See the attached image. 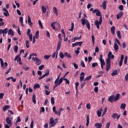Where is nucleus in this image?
I'll return each instance as SVG.
<instances>
[{
  "label": "nucleus",
  "mask_w": 128,
  "mask_h": 128,
  "mask_svg": "<svg viewBox=\"0 0 128 128\" xmlns=\"http://www.w3.org/2000/svg\"><path fill=\"white\" fill-rule=\"evenodd\" d=\"M101 64H106V62H104V59L100 60Z\"/></svg>",
  "instance_id": "obj_58"
},
{
  "label": "nucleus",
  "mask_w": 128,
  "mask_h": 128,
  "mask_svg": "<svg viewBox=\"0 0 128 128\" xmlns=\"http://www.w3.org/2000/svg\"><path fill=\"white\" fill-rule=\"evenodd\" d=\"M0 62L1 66L2 68H4V60H2V58H0Z\"/></svg>",
  "instance_id": "obj_55"
},
{
  "label": "nucleus",
  "mask_w": 128,
  "mask_h": 128,
  "mask_svg": "<svg viewBox=\"0 0 128 128\" xmlns=\"http://www.w3.org/2000/svg\"><path fill=\"white\" fill-rule=\"evenodd\" d=\"M94 14H96L97 16H100V20H96L94 21V24L96 26V28L100 30V26L102 24V17L100 16V12L98 10H94L92 11Z\"/></svg>",
  "instance_id": "obj_1"
},
{
  "label": "nucleus",
  "mask_w": 128,
  "mask_h": 128,
  "mask_svg": "<svg viewBox=\"0 0 128 128\" xmlns=\"http://www.w3.org/2000/svg\"><path fill=\"white\" fill-rule=\"evenodd\" d=\"M41 8L42 10V12L43 14H46V6H41Z\"/></svg>",
  "instance_id": "obj_26"
},
{
  "label": "nucleus",
  "mask_w": 128,
  "mask_h": 128,
  "mask_svg": "<svg viewBox=\"0 0 128 128\" xmlns=\"http://www.w3.org/2000/svg\"><path fill=\"white\" fill-rule=\"evenodd\" d=\"M30 128H34V120H32H32L30 124Z\"/></svg>",
  "instance_id": "obj_59"
},
{
  "label": "nucleus",
  "mask_w": 128,
  "mask_h": 128,
  "mask_svg": "<svg viewBox=\"0 0 128 128\" xmlns=\"http://www.w3.org/2000/svg\"><path fill=\"white\" fill-rule=\"evenodd\" d=\"M58 51L56 50V52H54L52 54V58H55L56 60L58 58Z\"/></svg>",
  "instance_id": "obj_15"
},
{
  "label": "nucleus",
  "mask_w": 128,
  "mask_h": 128,
  "mask_svg": "<svg viewBox=\"0 0 128 128\" xmlns=\"http://www.w3.org/2000/svg\"><path fill=\"white\" fill-rule=\"evenodd\" d=\"M80 48H78L77 50L74 51V52L76 54H80Z\"/></svg>",
  "instance_id": "obj_52"
},
{
  "label": "nucleus",
  "mask_w": 128,
  "mask_h": 128,
  "mask_svg": "<svg viewBox=\"0 0 128 128\" xmlns=\"http://www.w3.org/2000/svg\"><path fill=\"white\" fill-rule=\"evenodd\" d=\"M40 86L38 84H35L34 85V89L36 90V88H40Z\"/></svg>",
  "instance_id": "obj_31"
},
{
  "label": "nucleus",
  "mask_w": 128,
  "mask_h": 128,
  "mask_svg": "<svg viewBox=\"0 0 128 128\" xmlns=\"http://www.w3.org/2000/svg\"><path fill=\"white\" fill-rule=\"evenodd\" d=\"M52 111H53V112H54V114H57V116H58V112H57V110H56V106H53Z\"/></svg>",
  "instance_id": "obj_33"
},
{
  "label": "nucleus",
  "mask_w": 128,
  "mask_h": 128,
  "mask_svg": "<svg viewBox=\"0 0 128 128\" xmlns=\"http://www.w3.org/2000/svg\"><path fill=\"white\" fill-rule=\"evenodd\" d=\"M62 110H64V108H60V111L58 112V116H60V114L62 112Z\"/></svg>",
  "instance_id": "obj_47"
},
{
  "label": "nucleus",
  "mask_w": 128,
  "mask_h": 128,
  "mask_svg": "<svg viewBox=\"0 0 128 128\" xmlns=\"http://www.w3.org/2000/svg\"><path fill=\"white\" fill-rule=\"evenodd\" d=\"M108 58L107 60H109L110 62V59L112 60L114 58V56L112 54L111 52H110L108 55Z\"/></svg>",
  "instance_id": "obj_11"
},
{
  "label": "nucleus",
  "mask_w": 128,
  "mask_h": 128,
  "mask_svg": "<svg viewBox=\"0 0 128 128\" xmlns=\"http://www.w3.org/2000/svg\"><path fill=\"white\" fill-rule=\"evenodd\" d=\"M124 16V12H120L118 14H116L117 20H120Z\"/></svg>",
  "instance_id": "obj_14"
},
{
  "label": "nucleus",
  "mask_w": 128,
  "mask_h": 128,
  "mask_svg": "<svg viewBox=\"0 0 128 128\" xmlns=\"http://www.w3.org/2000/svg\"><path fill=\"white\" fill-rule=\"evenodd\" d=\"M46 72L42 76L38 78V80H42V78H46V76H50V70H46Z\"/></svg>",
  "instance_id": "obj_10"
},
{
  "label": "nucleus",
  "mask_w": 128,
  "mask_h": 128,
  "mask_svg": "<svg viewBox=\"0 0 128 128\" xmlns=\"http://www.w3.org/2000/svg\"><path fill=\"white\" fill-rule=\"evenodd\" d=\"M80 82H82L84 81V76L85 74L84 72H82L80 74Z\"/></svg>",
  "instance_id": "obj_12"
},
{
  "label": "nucleus",
  "mask_w": 128,
  "mask_h": 128,
  "mask_svg": "<svg viewBox=\"0 0 128 128\" xmlns=\"http://www.w3.org/2000/svg\"><path fill=\"white\" fill-rule=\"evenodd\" d=\"M108 100L110 102H114V95L110 96L108 98Z\"/></svg>",
  "instance_id": "obj_17"
},
{
  "label": "nucleus",
  "mask_w": 128,
  "mask_h": 128,
  "mask_svg": "<svg viewBox=\"0 0 128 128\" xmlns=\"http://www.w3.org/2000/svg\"><path fill=\"white\" fill-rule=\"evenodd\" d=\"M63 78V80H65L66 84H70V80H68V78H64V76L63 78Z\"/></svg>",
  "instance_id": "obj_29"
},
{
  "label": "nucleus",
  "mask_w": 128,
  "mask_h": 128,
  "mask_svg": "<svg viewBox=\"0 0 128 128\" xmlns=\"http://www.w3.org/2000/svg\"><path fill=\"white\" fill-rule=\"evenodd\" d=\"M38 24H39L40 28L42 29L44 28V27L42 26V21H40V20H38Z\"/></svg>",
  "instance_id": "obj_48"
},
{
  "label": "nucleus",
  "mask_w": 128,
  "mask_h": 128,
  "mask_svg": "<svg viewBox=\"0 0 128 128\" xmlns=\"http://www.w3.org/2000/svg\"><path fill=\"white\" fill-rule=\"evenodd\" d=\"M56 22H52L51 24V26L53 30H56Z\"/></svg>",
  "instance_id": "obj_36"
},
{
  "label": "nucleus",
  "mask_w": 128,
  "mask_h": 128,
  "mask_svg": "<svg viewBox=\"0 0 128 128\" xmlns=\"http://www.w3.org/2000/svg\"><path fill=\"white\" fill-rule=\"evenodd\" d=\"M94 126H96V128H102V124L100 123L97 122L94 124Z\"/></svg>",
  "instance_id": "obj_21"
},
{
  "label": "nucleus",
  "mask_w": 128,
  "mask_h": 128,
  "mask_svg": "<svg viewBox=\"0 0 128 128\" xmlns=\"http://www.w3.org/2000/svg\"><path fill=\"white\" fill-rule=\"evenodd\" d=\"M32 102L34 104H36V95L34 94L32 96Z\"/></svg>",
  "instance_id": "obj_42"
},
{
  "label": "nucleus",
  "mask_w": 128,
  "mask_h": 128,
  "mask_svg": "<svg viewBox=\"0 0 128 128\" xmlns=\"http://www.w3.org/2000/svg\"><path fill=\"white\" fill-rule=\"evenodd\" d=\"M80 38H82V36H80V37H74V42H76V40H80Z\"/></svg>",
  "instance_id": "obj_49"
},
{
  "label": "nucleus",
  "mask_w": 128,
  "mask_h": 128,
  "mask_svg": "<svg viewBox=\"0 0 128 128\" xmlns=\"http://www.w3.org/2000/svg\"><path fill=\"white\" fill-rule=\"evenodd\" d=\"M18 46H15L14 48V51L15 52H18Z\"/></svg>",
  "instance_id": "obj_60"
},
{
  "label": "nucleus",
  "mask_w": 128,
  "mask_h": 128,
  "mask_svg": "<svg viewBox=\"0 0 128 128\" xmlns=\"http://www.w3.org/2000/svg\"><path fill=\"white\" fill-rule=\"evenodd\" d=\"M74 22H72L71 28L69 29L68 30H70V32H72L74 30Z\"/></svg>",
  "instance_id": "obj_40"
},
{
  "label": "nucleus",
  "mask_w": 128,
  "mask_h": 128,
  "mask_svg": "<svg viewBox=\"0 0 128 128\" xmlns=\"http://www.w3.org/2000/svg\"><path fill=\"white\" fill-rule=\"evenodd\" d=\"M94 92L96 94H98V86L94 87Z\"/></svg>",
  "instance_id": "obj_53"
},
{
  "label": "nucleus",
  "mask_w": 128,
  "mask_h": 128,
  "mask_svg": "<svg viewBox=\"0 0 128 128\" xmlns=\"http://www.w3.org/2000/svg\"><path fill=\"white\" fill-rule=\"evenodd\" d=\"M53 12L55 14L56 16L58 15V8H56V7H53Z\"/></svg>",
  "instance_id": "obj_27"
},
{
  "label": "nucleus",
  "mask_w": 128,
  "mask_h": 128,
  "mask_svg": "<svg viewBox=\"0 0 128 128\" xmlns=\"http://www.w3.org/2000/svg\"><path fill=\"white\" fill-rule=\"evenodd\" d=\"M117 36L118 38H122V35H120V31H117L116 32Z\"/></svg>",
  "instance_id": "obj_41"
},
{
  "label": "nucleus",
  "mask_w": 128,
  "mask_h": 128,
  "mask_svg": "<svg viewBox=\"0 0 128 128\" xmlns=\"http://www.w3.org/2000/svg\"><path fill=\"white\" fill-rule=\"evenodd\" d=\"M125 80H126V82H128V73L125 76Z\"/></svg>",
  "instance_id": "obj_64"
},
{
  "label": "nucleus",
  "mask_w": 128,
  "mask_h": 128,
  "mask_svg": "<svg viewBox=\"0 0 128 128\" xmlns=\"http://www.w3.org/2000/svg\"><path fill=\"white\" fill-rule=\"evenodd\" d=\"M30 29H28L27 32V35L29 37L30 42H32V34H30Z\"/></svg>",
  "instance_id": "obj_9"
},
{
  "label": "nucleus",
  "mask_w": 128,
  "mask_h": 128,
  "mask_svg": "<svg viewBox=\"0 0 128 128\" xmlns=\"http://www.w3.org/2000/svg\"><path fill=\"white\" fill-rule=\"evenodd\" d=\"M8 28H5L4 30L0 29V34H8Z\"/></svg>",
  "instance_id": "obj_13"
},
{
  "label": "nucleus",
  "mask_w": 128,
  "mask_h": 128,
  "mask_svg": "<svg viewBox=\"0 0 128 128\" xmlns=\"http://www.w3.org/2000/svg\"><path fill=\"white\" fill-rule=\"evenodd\" d=\"M4 20V19L0 18V26H2L4 24V22H2Z\"/></svg>",
  "instance_id": "obj_45"
},
{
  "label": "nucleus",
  "mask_w": 128,
  "mask_h": 128,
  "mask_svg": "<svg viewBox=\"0 0 128 128\" xmlns=\"http://www.w3.org/2000/svg\"><path fill=\"white\" fill-rule=\"evenodd\" d=\"M90 124V116L88 115L86 117V126H88V124Z\"/></svg>",
  "instance_id": "obj_30"
},
{
  "label": "nucleus",
  "mask_w": 128,
  "mask_h": 128,
  "mask_svg": "<svg viewBox=\"0 0 128 128\" xmlns=\"http://www.w3.org/2000/svg\"><path fill=\"white\" fill-rule=\"evenodd\" d=\"M115 30H116V27L114 26H112L110 29V32L112 34H113V36H114Z\"/></svg>",
  "instance_id": "obj_24"
},
{
  "label": "nucleus",
  "mask_w": 128,
  "mask_h": 128,
  "mask_svg": "<svg viewBox=\"0 0 128 128\" xmlns=\"http://www.w3.org/2000/svg\"><path fill=\"white\" fill-rule=\"evenodd\" d=\"M118 70H114L112 72L111 74V76H114L116 75H118Z\"/></svg>",
  "instance_id": "obj_25"
},
{
  "label": "nucleus",
  "mask_w": 128,
  "mask_h": 128,
  "mask_svg": "<svg viewBox=\"0 0 128 128\" xmlns=\"http://www.w3.org/2000/svg\"><path fill=\"white\" fill-rule=\"evenodd\" d=\"M64 56L68 58H72V56L69 53H68V52H66L64 54Z\"/></svg>",
  "instance_id": "obj_35"
},
{
  "label": "nucleus",
  "mask_w": 128,
  "mask_h": 128,
  "mask_svg": "<svg viewBox=\"0 0 128 128\" xmlns=\"http://www.w3.org/2000/svg\"><path fill=\"white\" fill-rule=\"evenodd\" d=\"M126 106V104H122L120 108L122 110H125Z\"/></svg>",
  "instance_id": "obj_38"
},
{
  "label": "nucleus",
  "mask_w": 128,
  "mask_h": 128,
  "mask_svg": "<svg viewBox=\"0 0 128 128\" xmlns=\"http://www.w3.org/2000/svg\"><path fill=\"white\" fill-rule=\"evenodd\" d=\"M52 77L48 78L46 79V82H52Z\"/></svg>",
  "instance_id": "obj_51"
},
{
  "label": "nucleus",
  "mask_w": 128,
  "mask_h": 128,
  "mask_svg": "<svg viewBox=\"0 0 128 128\" xmlns=\"http://www.w3.org/2000/svg\"><path fill=\"white\" fill-rule=\"evenodd\" d=\"M102 108H100L99 110H97L96 114L98 118H100V116H102Z\"/></svg>",
  "instance_id": "obj_16"
},
{
  "label": "nucleus",
  "mask_w": 128,
  "mask_h": 128,
  "mask_svg": "<svg viewBox=\"0 0 128 128\" xmlns=\"http://www.w3.org/2000/svg\"><path fill=\"white\" fill-rule=\"evenodd\" d=\"M112 118H117V120H118V118H120V114H118L116 113H114L112 114Z\"/></svg>",
  "instance_id": "obj_18"
},
{
  "label": "nucleus",
  "mask_w": 128,
  "mask_h": 128,
  "mask_svg": "<svg viewBox=\"0 0 128 128\" xmlns=\"http://www.w3.org/2000/svg\"><path fill=\"white\" fill-rule=\"evenodd\" d=\"M86 108L87 110H90V104H86Z\"/></svg>",
  "instance_id": "obj_57"
},
{
  "label": "nucleus",
  "mask_w": 128,
  "mask_h": 128,
  "mask_svg": "<svg viewBox=\"0 0 128 128\" xmlns=\"http://www.w3.org/2000/svg\"><path fill=\"white\" fill-rule=\"evenodd\" d=\"M34 38H38L39 36V32L38 30H37L36 32L35 36H34Z\"/></svg>",
  "instance_id": "obj_46"
},
{
  "label": "nucleus",
  "mask_w": 128,
  "mask_h": 128,
  "mask_svg": "<svg viewBox=\"0 0 128 128\" xmlns=\"http://www.w3.org/2000/svg\"><path fill=\"white\" fill-rule=\"evenodd\" d=\"M20 54H19V55H18V56H16V57H15V58H14V60H17V62H18V60H20V58H20Z\"/></svg>",
  "instance_id": "obj_43"
},
{
  "label": "nucleus",
  "mask_w": 128,
  "mask_h": 128,
  "mask_svg": "<svg viewBox=\"0 0 128 128\" xmlns=\"http://www.w3.org/2000/svg\"><path fill=\"white\" fill-rule=\"evenodd\" d=\"M44 68V65H42L38 67L39 70H42V69Z\"/></svg>",
  "instance_id": "obj_61"
},
{
  "label": "nucleus",
  "mask_w": 128,
  "mask_h": 128,
  "mask_svg": "<svg viewBox=\"0 0 128 128\" xmlns=\"http://www.w3.org/2000/svg\"><path fill=\"white\" fill-rule=\"evenodd\" d=\"M50 102L52 104H54V98L52 97L50 99Z\"/></svg>",
  "instance_id": "obj_54"
},
{
  "label": "nucleus",
  "mask_w": 128,
  "mask_h": 128,
  "mask_svg": "<svg viewBox=\"0 0 128 128\" xmlns=\"http://www.w3.org/2000/svg\"><path fill=\"white\" fill-rule=\"evenodd\" d=\"M106 72H108L110 69V59H106Z\"/></svg>",
  "instance_id": "obj_8"
},
{
  "label": "nucleus",
  "mask_w": 128,
  "mask_h": 128,
  "mask_svg": "<svg viewBox=\"0 0 128 128\" xmlns=\"http://www.w3.org/2000/svg\"><path fill=\"white\" fill-rule=\"evenodd\" d=\"M55 120H54V118H50V122H49L50 128H54V126H56V125L58 123V118H56Z\"/></svg>",
  "instance_id": "obj_4"
},
{
  "label": "nucleus",
  "mask_w": 128,
  "mask_h": 128,
  "mask_svg": "<svg viewBox=\"0 0 128 128\" xmlns=\"http://www.w3.org/2000/svg\"><path fill=\"white\" fill-rule=\"evenodd\" d=\"M92 78V75H90V76H87L84 80V82H86V80H90V78Z\"/></svg>",
  "instance_id": "obj_39"
},
{
  "label": "nucleus",
  "mask_w": 128,
  "mask_h": 128,
  "mask_svg": "<svg viewBox=\"0 0 128 128\" xmlns=\"http://www.w3.org/2000/svg\"><path fill=\"white\" fill-rule=\"evenodd\" d=\"M119 9L120 10H124V6L120 5L119 6Z\"/></svg>",
  "instance_id": "obj_63"
},
{
  "label": "nucleus",
  "mask_w": 128,
  "mask_h": 128,
  "mask_svg": "<svg viewBox=\"0 0 128 128\" xmlns=\"http://www.w3.org/2000/svg\"><path fill=\"white\" fill-rule=\"evenodd\" d=\"M50 58V55H45L44 56V58H45V60H48Z\"/></svg>",
  "instance_id": "obj_62"
},
{
  "label": "nucleus",
  "mask_w": 128,
  "mask_h": 128,
  "mask_svg": "<svg viewBox=\"0 0 128 128\" xmlns=\"http://www.w3.org/2000/svg\"><path fill=\"white\" fill-rule=\"evenodd\" d=\"M120 98V94H116L115 97H114V102H116L118 100V98Z\"/></svg>",
  "instance_id": "obj_19"
},
{
  "label": "nucleus",
  "mask_w": 128,
  "mask_h": 128,
  "mask_svg": "<svg viewBox=\"0 0 128 128\" xmlns=\"http://www.w3.org/2000/svg\"><path fill=\"white\" fill-rule=\"evenodd\" d=\"M28 20L29 26H32L33 24L32 22V19L30 18V16H28Z\"/></svg>",
  "instance_id": "obj_20"
},
{
  "label": "nucleus",
  "mask_w": 128,
  "mask_h": 128,
  "mask_svg": "<svg viewBox=\"0 0 128 128\" xmlns=\"http://www.w3.org/2000/svg\"><path fill=\"white\" fill-rule=\"evenodd\" d=\"M62 46V42L59 41L58 42V45H57V48H56V50L57 52H58L60 50V46Z\"/></svg>",
  "instance_id": "obj_22"
},
{
  "label": "nucleus",
  "mask_w": 128,
  "mask_h": 128,
  "mask_svg": "<svg viewBox=\"0 0 128 128\" xmlns=\"http://www.w3.org/2000/svg\"><path fill=\"white\" fill-rule=\"evenodd\" d=\"M8 36H14V31L12 30V29L10 28L9 30L8 31Z\"/></svg>",
  "instance_id": "obj_23"
},
{
  "label": "nucleus",
  "mask_w": 128,
  "mask_h": 128,
  "mask_svg": "<svg viewBox=\"0 0 128 128\" xmlns=\"http://www.w3.org/2000/svg\"><path fill=\"white\" fill-rule=\"evenodd\" d=\"M82 22V26H85L86 24V26L87 28L90 30V22H88V20L87 19H86V18H82L81 20Z\"/></svg>",
  "instance_id": "obj_3"
},
{
  "label": "nucleus",
  "mask_w": 128,
  "mask_h": 128,
  "mask_svg": "<svg viewBox=\"0 0 128 128\" xmlns=\"http://www.w3.org/2000/svg\"><path fill=\"white\" fill-rule=\"evenodd\" d=\"M118 44L120 46V40H118V38H115L114 48L116 52H118Z\"/></svg>",
  "instance_id": "obj_5"
},
{
  "label": "nucleus",
  "mask_w": 128,
  "mask_h": 128,
  "mask_svg": "<svg viewBox=\"0 0 128 128\" xmlns=\"http://www.w3.org/2000/svg\"><path fill=\"white\" fill-rule=\"evenodd\" d=\"M32 60H34V62H35L37 66H40V64H42V60L39 59L38 58L36 57L35 58H34V57H33L32 58Z\"/></svg>",
  "instance_id": "obj_7"
},
{
  "label": "nucleus",
  "mask_w": 128,
  "mask_h": 128,
  "mask_svg": "<svg viewBox=\"0 0 128 128\" xmlns=\"http://www.w3.org/2000/svg\"><path fill=\"white\" fill-rule=\"evenodd\" d=\"M10 108V106L8 105H6L3 107V111L6 112V110H8Z\"/></svg>",
  "instance_id": "obj_32"
},
{
  "label": "nucleus",
  "mask_w": 128,
  "mask_h": 128,
  "mask_svg": "<svg viewBox=\"0 0 128 128\" xmlns=\"http://www.w3.org/2000/svg\"><path fill=\"white\" fill-rule=\"evenodd\" d=\"M102 6L104 10H106V1H104L102 4Z\"/></svg>",
  "instance_id": "obj_28"
},
{
  "label": "nucleus",
  "mask_w": 128,
  "mask_h": 128,
  "mask_svg": "<svg viewBox=\"0 0 128 128\" xmlns=\"http://www.w3.org/2000/svg\"><path fill=\"white\" fill-rule=\"evenodd\" d=\"M72 64L74 66L76 70H78V64H76L75 62H72Z\"/></svg>",
  "instance_id": "obj_44"
},
{
  "label": "nucleus",
  "mask_w": 128,
  "mask_h": 128,
  "mask_svg": "<svg viewBox=\"0 0 128 128\" xmlns=\"http://www.w3.org/2000/svg\"><path fill=\"white\" fill-rule=\"evenodd\" d=\"M20 22L21 23L22 26H24V18H22V16H20V19H19Z\"/></svg>",
  "instance_id": "obj_34"
},
{
  "label": "nucleus",
  "mask_w": 128,
  "mask_h": 128,
  "mask_svg": "<svg viewBox=\"0 0 128 128\" xmlns=\"http://www.w3.org/2000/svg\"><path fill=\"white\" fill-rule=\"evenodd\" d=\"M63 80H64V78H60L59 80H55L54 82V90L55 88H56L57 86H58L61 84Z\"/></svg>",
  "instance_id": "obj_6"
},
{
  "label": "nucleus",
  "mask_w": 128,
  "mask_h": 128,
  "mask_svg": "<svg viewBox=\"0 0 128 128\" xmlns=\"http://www.w3.org/2000/svg\"><path fill=\"white\" fill-rule=\"evenodd\" d=\"M60 58H62V60L64 58V53H62V52H60Z\"/></svg>",
  "instance_id": "obj_50"
},
{
  "label": "nucleus",
  "mask_w": 128,
  "mask_h": 128,
  "mask_svg": "<svg viewBox=\"0 0 128 128\" xmlns=\"http://www.w3.org/2000/svg\"><path fill=\"white\" fill-rule=\"evenodd\" d=\"M26 46L27 48H30V41L28 40L26 41Z\"/></svg>",
  "instance_id": "obj_37"
},
{
  "label": "nucleus",
  "mask_w": 128,
  "mask_h": 128,
  "mask_svg": "<svg viewBox=\"0 0 128 128\" xmlns=\"http://www.w3.org/2000/svg\"><path fill=\"white\" fill-rule=\"evenodd\" d=\"M6 122L7 124H4L5 128H10L12 126V118L7 117Z\"/></svg>",
  "instance_id": "obj_2"
},
{
  "label": "nucleus",
  "mask_w": 128,
  "mask_h": 128,
  "mask_svg": "<svg viewBox=\"0 0 128 128\" xmlns=\"http://www.w3.org/2000/svg\"><path fill=\"white\" fill-rule=\"evenodd\" d=\"M58 38L60 40L59 42H62V34H58Z\"/></svg>",
  "instance_id": "obj_56"
}]
</instances>
